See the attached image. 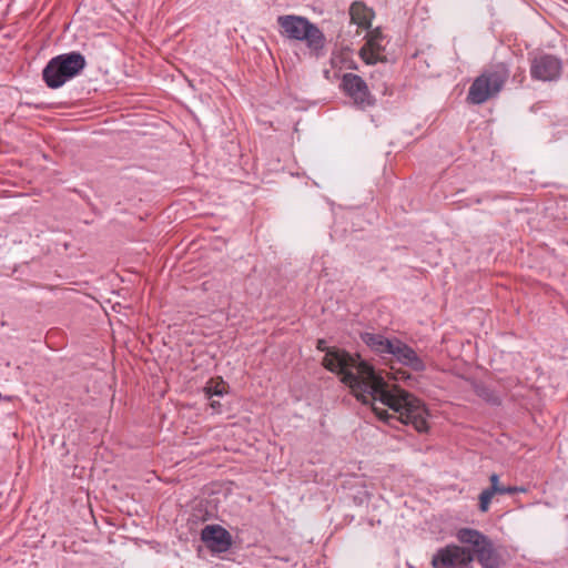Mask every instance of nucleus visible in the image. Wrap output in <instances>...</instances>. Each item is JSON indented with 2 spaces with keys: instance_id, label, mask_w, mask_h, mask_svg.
Returning a JSON list of instances; mask_svg holds the SVG:
<instances>
[{
  "instance_id": "obj_1",
  "label": "nucleus",
  "mask_w": 568,
  "mask_h": 568,
  "mask_svg": "<svg viewBox=\"0 0 568 568\" xmlns=\"http://www.w3.org/2000/svg\"><path fill=\"white\" fill-rule=\"evenodd\" d=\"M317 348L325 351L323 365L326 369L342 376L353 394L364 403H372L379 419L388 422L396 417L400 423L412 425L418 433L427 432V409L422 402L397 385L389 384L372 365L343 349L325 346L318 339Z\"/></svg>"
},
{
  "instance_id": "obj_2",
  "label": "nucleus",
  "mask_w": 568,
  "mask_h": 568,
  "mask_svg": "<svg viewBox=\"0 0 568 568\" xmlns=\"http://www.w3.org/2000/svg\"><path fill=\"white\" fill-rule=\"evenodd\" d=\"M277 24L282 36L291 40L306 42L307 48L315 55H320L325 44V37L318 27L307 18L294 14L280 16Z\"/></svg>"
},
{
  "instance_id": "obj_3",
  "label": "nucleus",
  "mask_w": 568,
  "mask_h": 568,
  "mask_svg": "<svg viewBox=\"0 0 568 568\" xmlns=\"http://www.w3.org/2000/svg\"><path fill=\"white\" fill-rule=\"evenodd\" d=\"M509 78V70L504 63H497L485 69L471 83L467 101L471 104H483L496 97Z\"/></svg>"
},
{
  "instance_id": "obj_4",
  "label": "nucleus",
  "mask_w": 568,
  "mask_h": 568,
  "mask_svg": "<svg viewBox=\"0 0 568 568\" xmlns=\"http://www.w3.org/2000/svg\"><path fill=\"white\" fill-rule=\"evenodd\" d=\"M85 65V58L80 52L60 54L51 59L43 69V80L49 88L58 89L80 74Z\"/></svg>"
},
{
  "instance_id": "obj_5",
  "label": "nucleus",
  "mask_w": 568,
  "mask_h": 568,
  "mask_svg": "<svg viewBox=\"0 0 568 568\" xmlns=\"http://www.w3.org/2000/svg\"><path fill=\"white\" fill-rule=\"evenodd\" d=\"M474 557L469 549L457 545H447L433 555V568H471Z\"/></svg>"
},
{
  "instance_id": "obj_6",
  "label": "nucleus",
  "mask_w": 568,
  "mask_h": 568,
  "mask_svg": "<svg viewBox=\"0 0 568 568\" xmlns=\"http://www.w3.org/2000/svg\"><path fill=\"white\" fill-rule=\"evenodd\" d=\"M341 89L347 95L355 106L366 109L373 106L376 102L371 93L367 83L357 74L345 73L342 77Z\"/></svg>"
},
{
  "instance_id": "obj_7",
  "label": "nucleus",
  "mask_w": 568,
  "mask_h": 568,
  "mask_svg": "<svg viewBox=\"0 0 568 568\" xmlns=\"http://www.w3.org/2000/svg\"><path fill=\"white\" fill-rule=\"evenodd\" d=\"M562 71L561 60L551 54H539L531 60L530 75L539 81H555Z\"/></svg>"
},
{
  "instance_id": "obj_8",
  "label": "nucleus",
  "mask_w": 568,
  "mask_h": 568,
  "mask_svg": "<svg viewBox=\"0 0 568 568\" xmlns=\"http://www.w3.org/2000/svg\"><path fill=\"white\" fill-rule=\"evenodd\" d=\"M384 34L379 28L369 31L366 34V42L359 50V58L366 64H376L385 61V45L383 44Z\"/></svg>"
},
{
  "instance_id": "obj_9",
  "label": "nucleus",
  "mask_w": 568,
  "mask_h": 568,
  "mask_svg": "<svg viewBox=\"0 0 568 568\" xmlns=\"http://www.w3.org/2000/svg\"><path fill=\"white\" fill-rule=\"evenodd\" d=\"M201 540L213 552H225L232 546L231 534L220 525H207L201 531Z\"/></svg>"
},
{
  "instance_id": "obj_10",
  "label": "nucleus",
  "mask_w": 568,
  "mask_h": 568,
  "mask_svg": "<svg viewBox=\"0 0 568 568\" xmlns=\"http://www.w3.org/2000/svg\"><path fill=\"white\" fill-rule=\"evenodd\" d=\"M388 355L394 357L399 364L407 366L415 372H423L426 368L425 363L416 352L398 338H393Z\"/></svg>"
},
{
  "instance_id": "obj_11",
  "label": "nucleus",
  "mask_w": 568,
  "mask_h": 568,
  "mask_svg": "<svg viewBox=\"0 0 568 568\" xmlns=\"http://www.w3.org/2000/svg\"><path fill=\"white\" fill-rule=\"evenodd\" d=\"M490 487L484 489L479 495V510L481 513H487L491 503L493 497L496 494H516V493H526L527 489L525 487H505L499 484V476L497 474H491L489 477Z\"/></svg>"
},
{
  "instance_id": "obj_12",
  "label": "nucleus",
  "mask_w": 568,
  "mask_h": 568,
  "mask_svg": "<svg viewBox=\"0 0 568 568\" xmlns=\"http://www.w3.org/2000/svg\"><path fill=\"white\" fill-rule=\"evenodd\" d=\"M456 537L459 542L469 545L471 547L473 557L490 541V539L477 529L473 528H460Z\"/></svg>"
},
{
  "instance_id": "obj_13",
  "label": "nucleus",
  "mask_w": 568,
  "mask_h": 568,
  "mask_svg": "<svg viewBox=\"0 0 568 568\" xmlns=\"http://www.w3.org/2000/svg\"><path fill=\"white\" fill-rule=\"evenodd\" d=\"M483 568H499L503 564L501 555L490 540L474 556Z\"/></svg>"
},
{
  "instance_id": "obj_14",
  "label": "nucleus",
  "mask_w": 568,
  "mask_h": 568,
  "mask_svg": "<svg viewBox=\"0 0 568 568\" xmlns=\"http://www.w3.org/2000/svg\"><path fill=\"white\" fill-rule=\"evenodd\" d=\"M361 338L373 352L381 356L388 355L393 343V338H387L378 333L366 332L361 335Z\"/></svg>"
},
{
  "instance_id": "obj_15",
  "label": "nucleus",
  "mask_w": 568,
  "mask_h": 568,
  "mask_svg": "<svg viewBox=\"0 0 568 568\" xmlns=\"http://www.w3.org/2000/svg\"><path fill=\"white\" fill-rule=\"evenodd\" d=\"M349 16L353 23L363 29H368L374 18V12L363 2L356 1L349 8Z\"/></svg>"
},
{
  "instance_id": "obj_16",
  "label": "nucleus",
  "mask_w": 568,
  "mask_h": 568,
  "mask_svg": "<svg viewBox=\"0 0 568 568\" xmlns=\"http://www.w3.org/2000/svg\"><path fill=\"white\" fill-rule=\"evenodd\" d=\"M227 385L221 378H211L205 387L204 393L207 398H212L213 396H222L226 393Z\"/></svg>"
},
{
  "instance_id": "obj_17",
  "label": "nucleus",
  "mask_w": 568,
  "mask_h": 568,
  "mask_svg": "<svg viewBox=\"0 0 568 568\" xmlns=\"http://www.w3.org/2000/svg\"><path fill=\"white\" fill-rule=\"evenodd\" d=\"M220 402L217 400H212L211 402V407L214 409V410H219L220 409Z\"/></svg>"
}]
</instances>
